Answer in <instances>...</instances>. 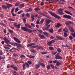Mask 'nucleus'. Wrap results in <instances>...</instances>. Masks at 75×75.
<instances>
[{
    "label": "nucleus",
    "instance_id": "nucleus-1",
    "mask_svg": "<svg viewBox=\"0 0 75 75\" xmlns=\"http://www.w3.org/2000/svg\"><path fill=\"white\" fill-rule=\"evenodd\" d=\"M31 64H32V63L31 62V61H28V63H25L23 65V68H25V67L27 68H29V67H30V65H31Z\"/></svg>",
    "mask_w": 75,
    "mask_h": 75
},
{
    "label": "nucleus",
    "instance_id": "nucleus-2",
    "mask_svg": "<svg viewBox=\"0 0 75 75\" xmlns=\"http://www.w3.org/2000/svg\"><path fill=\"white\" fill-rule=\"evenodd\" d=\"M21 29L22 30H23V31H28V32H29V33H32V32H33V31H32L31 30L27 29L25 27H21Z\"/></svg>",
    "mask_w": 75,
    "mask_h": 75
},
{
    "label": "nucleus",
    "instance_id": "nucleus-3",
    "mask_svg": "<svg viewBox=\"0 0 75 75\" xmlns=\"http://www.w3.org/2000/svg\"><path fill=\"white\" fill-rule=\"evenodd\" d=\"M48 12L49 13V14H51V16H54V17H55V18H60V17L59 16H58L57 15L52 13V12L49 11Z\"/></svg>",
    "mask_w": 75,
    "mask_h": 75
},
{
    "label": "nucleus",
    "instance_id": "nucleus-4",
    "mask_svg": "<svg viewBox=\"0 0 75 75\" xmlns=\"http://www.w3.org/2000/svg\"><path fill=\"white\" fill-rule=\"evenodd\" d=\"M3 39L4 40V41L6 44H8L10 43V40H8V39L6 38V37H4V38H3Z\"/></svg>",
    "mask_w": 75,
    "mask_h": 75
},
{
    "label": "nucleus",
    "instance_id": "nucleus-5",
    "mask_svg": "<svg viewBox=\"0 0 75 75\" xmlns=\"http://www.w3.org/2000/svg\"><path fill=\"white\" fill-rule=\"evenodd\" d=\"M63 17L64 18H67V19H69L70 20L71 18L72 17L71 16L65 14L63 16Z\"/></svg>",
    "mask_w": 75,
    "mask_h": 75
},
{
    "label": "nucleus",
    "instance_id": "nucleus-6",
    "mask_svg": "<svg viewBox=\"0 0 75 75\" xmlns=\"http://www.w3.org/2000/svg\"><path fill=\"white\" fill-rule=\"evenodd\" d=\"M55 42V41L54 40H53L47 42V44L48 46H51V45L54 42Z\"/></svg>",
    "mask_w": 75,
    "mask_h": 75
},
{
    "label": "nucleus",
    "instance_id": "nucleus-7",
    "mask_svg": "<svg viewBox=\"0 0 75 75\" xmlns=\"http://www.w3.org/2000/svg\"><path fill=\"white\" fill-rule=\"evenodd\" d=\"M50 22H51V20H46L45 21V22L46 23L45 25H48V24L50 23Z\"/></svg>",
    "mask_w": 75,
    "mask_h": 75
},
{
    "label": "nucleus",
    "instance_id": "nucleus-8",
    "mask_svg": "<svg viewBox=\"0 0 75 75\" xmlns=\"http://www.w3.org/2000/svg\"><path fill=\"white\" fill-rule=\"evenodd\" d=\"M72 23H73V22H71V21H69L67 22H66L65 23V24L66 25H69L70 24H71Z\"/></svg>",
    "mask_w": 75,
    "mask_h": 75
},
{
    "label": "nucleus",
    "instance_id": "nucleus-9",
    "mask_svg": "<svg viewBox=\"0 0 75 75\" xmlns=\"http://www.w3.org/2000/svg\"><path fill=\"white\" fill-rule=\"evenodd\" d=\"M13 39L15 40V41L16 42H18V43H21V41H20V40H18V39L17 38H16V37H14Z\"/></svg>",
    "mask_w": 75,
    "mask_h": 75
},
{
    "label": "nucleus",
    "instance_id": "nucleus-10",
    "mask_svg": "<svg viewBox=\"0 0 75 75\" xmlns=\"http://www.w3.org/2000/svg\"><path fill=\"white\" fill-rule=\"evenodd\" d=\"M25 27H26V28H31V26L28 24H25Z\"/></svg>",
    "mask_w": 75,
    "mask_h": 75
},
{
    "label": "nucleus",
    "instance_id": "nucleus-11",
    "mask_svg": "<svg viewBox=\"0 0 75 75\" xmlns=\"http://www.w3.org/2000/svg\"><path fill=\"white\" fill-rule=\"evenodd\" d=\"M38 35L40 38L41 39H44V38H45V36L44 35H41L40 34H39Z\"/></svg>",
    "mask_w": 75,
    "mask_h": 75
},
{
    "label": "nucleus",
    "instance_id": "nucleus-12",
    "mask_svg": "<svg viewBox=\"0 0 75 75\" xmlns=\"http://www.w3.org/2000/svg\"><path fill=\"white\" fill-rule=\"evenodd\" d=\"M11 67L15 70H16V71L17 70V68L14 65H11Z\"/></svg>",
    "mask_w": 75,
    "mask_h": 75
},
{
    "label": "nucleus",
    "instance_id": "nucleus-13",
    "mask_svg": "<svg viewBox=\"0 0 75 75\" xmlns=\"http://www.w3.org/2000/svg\"><path fill=\"white\" fill-rule=\"evenodd\" d=\"M55 58L56 59H62V58L61 56H60L59 55H57L55 57Z\"/></svg>",
    "mask_w": 75,
    "mask_h": 75
},
{
    "label": "nucleus",
    "instance_id": "nucleus-14",
    "mask_svg": "<svg viewBox=\"0 0 75 75\" xmlns=\"http://www.w3.org/2000/svg\"><path fill=\"white\" fill-rule=\"evenodd\" d=\"M32 10H33L32 9V8H30L28 9L25 10V11H26V12H29V11H31Z\"/></svg>",
    "mask_w": 75,
    "mask_h": 75
},
{
    "label": "nucleus",
    "instance_id": "nucleus-15",
    "mask_svg": "<svg viewBox=\"0 0 75 75\" xmlns=\"http://www.w3.org/2000/svg\"><path fill=\"white\" fill-rule=\"evenodd\" d=\"M60 26H62V25L60 24V23H57V25H55V27L56 28H58L60 27Z\"/></svg>",
    "mask_w": 75,
    "mask_h": 75
},
{
    "label": "nucleus",
    "instance_id": "nucleus-16",
    "mask_svg": "<svg viewBox=\"0 0 75 75\" xmlns=\"http://www.w3.org/2000/svg\"><path fill=\"white\" fill-rule=\"evenodd\" d=\"M2 8L3 9H5V10H7V7L6 6L3 5H2Z\"/></svg>",
    "mask_w": 75,
    "mask_h": 75
},
{
    "label": "nucleus",
    "instance_id": "nucleus-17",
    "mask_svg": "<svg viewBox=\"0 0 75 75\" xmlns=\"http://www.w3.org/2000/svg\"><path fill=\"white\" fill-rule=\"evenodd\" d=\"M40 66L39 64H36L35 66V69H38Z\"/></svg>",
    "mask_w": 75,
    "mask_h": 75
},
{
    "label": "nucleus",
    "instance_id": "nucleus-18",
    "mask_svg": "<svg viewBox=\"0 0 75 75\" xmlns=\"http://www.w3.org/2000/svg\"><path fill=\"white\" fill-rule=\"evenodd\" d=\"M56 38H58V39L60 40H64V38L62 37H60L56 36Z\"/></svg>",
    "mask_w": 75,
    "mask_h": 75
},
{
    "label": "nucleus",
    "instance_id": "nucleus-19",
    "mask_svg": "<svg viewBox=\"0 0 75 75\" xmlns=\"http://www.w3.org/2000/svg\"><path fill=\"white\" fill-rule=\"evenodd\" d=\"M27 56L28 57H29V58H34V57H34V56L29 55H27Z\"/></svg>",
    "mask_w": 75,
    "mask_h": 75
},
{
    "label": "nucleus",
    "instance_id": "nucleus-20",
    "mask_svg": "<svg viewBox=\"0 0 75 75\" xmlns=\"http://www.w3.org/2000/svg\"><path fill=\"white\" fill-rule=\"evenodd\" d=\"M7 7L8 8H9L10 7H13V5L11 4H7Z\"/></svg>",
    "mask_w": 75,
    "mask_h": 75
},
{
    "label": "nucleus",
    "instance_id": "nucleus-21",
    "mask_svg": "<svg viewBox=\"0 0 75 75\" xmlns=\"http://www.w3.org/2000/svg\"><path fill=\"white\" fill-rule=\"evenodd\" d=\"M64 12L66 13H67L68 14H70V15H72L71 13H70L69 11H64Z\"/></svg>",
    "mask_w": 75,
    "mask_h": 75
},
{
    "label": "nucleus",
    "instance_id": "nucleus-22",
    "mask_svg": "<svg viewBox=\"0 0 75 75\" xmlns=\"http://www.w3.org/2000/svg\"><path fill=\"white\" fill-rule=\"evenodd\" d=\"M31 18L32 19V21H33L34 20V15H32Z\"/></svg>",
    "mask_w": 75,
    "mask_h": 75
},
{
    "label": "nucleus",
    "instance_id": "nucleus-23",
    "mask_svg": "<svg viewBox=\"0 0 75 75\" xmlns=\"http://www.w3.org/2000/svg\"><path fill=\"white\" fill-rule=\"evenodd\" d=\"M19 7L20 8H22L23 7H24V4H21L19 5Z\"/></svg>",
    "mask_w": 75,
    "mask_h": 75
},
{
    "label": "nucleus",
    "instance_id": "nucleus-24",
    "mask_svg": "<svg viewBox=\"0 0 75 75\" xmlns=\"http://www.w3.org/2000/svg\"><path fill=\"white\" fill-rule=\"evenodd\" d=\"M40 14L42 15V16H44L45 17H47V18H49V17L48 16L42 13H41Z\"/></svg>",
    "mask_w": 75,
    "mask_h": 75
},
{
    "label": "nucleus",
    "instance_id": "nucleus-25",
    "mask_svg": "<svg viewBox=\"0 0 75 75\" xmlns=\"http://www.w3.org/2000/svg\"><path fill=\"white\" fill-rule=\"evenodd\" d=\"M8 31L9 32L10 34H12V33H13V31L11 30L10 29H8Z\"/></svg>",
    "mask_w": 75,
    "mask_h": 75
},
{
    "label": "nucleus",
    "instance_id": "nucleus-26",
    "mask_svg": "<svg viewBox=\"0 0 75 75\" xmlns=\"http://www.w3.org/2000/svg\"><path fill=\"white\" fill-rule=\"evenodd\" d=\"M34 10L35 11H37L40 10V9L38 7H37L35 8Z\"/></svg>",
    "mask_w": 75,
    "mask_h": 75
},
{
    "label": "nucleus",
    "instance_id": "nucleus-27",
    "mask_svg": "<svg viewBox=\"0 0 75 75\" xmlns=\"http://www.w3.org/2000/svg\"><path fill=\"white\" fill-rule=\"evenodd\" d=\"M49 48L51 51H54V49L52 47H49Z\"/></svg>",
    "mask_w": 75,
    "mask_h": 75
},
{
    "label": "nucleus",
    "instance_id": "nucleus-28",
    "mask_svg": "<svg viewBox=\"0 0 75 75\" xmlns=\"http://www.w3.org/2000/svg\"><path fill=\"white\" fill-rule=\"evenodd\" d=\"M38 45L32 46L30 47V48H37V47H38Z\"/></svg>",
    "mask_w": 75,
    "mask_h": 75
},
{
    "label": "nucleus",
    "instance_id": "nucleus-29",
    "mask_svg": "<svg viewBox=\"0 0 75 75\" xmlns=\"http://www.w3.org/2000/svg\"><path fill=\"white\" fill-rule=\"evenodd\" d=\"M57 11H59L60 12H63V9L60 8L58 9Z\"/></svg>",
    "mask_w": 75,
    "mask_h": 75
},
{
    "label": "nucleus",
    "instance_id": "nucleus-30",
    "mask_svg": "<svg viewBox=\"0 0 75 75\" xmlns=\"http://www.w3.org/2000/svg\"><path fill=\"white\" fill-rule=\"evenodd\" d=\"M30 50L31 52H33V53H35L36 52V51L34 50V49H31Z\"/></svg>",
    "mask_w": 75,
    "mask_h": 75
},
{
    "label": "nucleus",
    "instance_id": "nucleus-31",
    "mask_svg": "<svg viewBox=\"0 0 75 75\" xmlns=\"http://www.w3.org/2000/svg\"><path fill=\"white\" fill-rule=\"evenodd\" d=\"M40 65H41V66L43 67L44 68H45V65L43 63H41L40 64Z\"/></svg>",
    "mask_w": 75,
    "mask_h": 75
},
{
    "label": "nucleus",
    "instance_id": "nucleus-32",
    "mask_svg": "<svg viewBox=\"0 0 75 75\" xmlns=\"http://www.w3.org/2000/svg\"><path fill=\"white\" fill-rule=\"evenodd\" d=\"M21 25H20V24H18V25H16V28H18L19 29V28H20V26Z\"/></svg>",
    "mask_w": 75,
    "mask_h": 75
},
{
    "label": "nucleus",
    "instance_id": "nucleus-33",
    "mask_svg": "<svg viewBox=\"0 0 75 75\" xmlns=\"http://www.w3.org/2000/svg\"><path fill=\"white\" fill-rule=\"evenodd\" d=\"M43 34L44 35H46V36H48V35H49V34L47 32H44L43 33Z\"/></svg>",
    "mask_w": 75,
    "mask_h": 75
},
{
    "label": "nucleus",
    "instance_id": "nucleus-34",
    "mask_svg": "<svg viewBox=\"0 0 75 75\" xmlns=\"http://www.w3.org/2000/svg\"><path fill=\"white\" fill-rule=\"evenodd\" d=\"M44 19H42L40 22V24H43V22H44Z\"/></svg>",
    "mask_w": 75,
    "mask_h": 75
},
{
    "label": "nucleus",
    "instance_id": "nucleus-35",
    "mask_svg": "<svg viewBox=\"0 0 75 75\" xmlns=\"http://www.w3.org/2000/svg\"><path fill=\"white\" fill-rule=\"evenodd\" d=\"M64 31H65L66 33H68V29L66 28L65 29H63Z\"/></svg>",
    "mask_w": 75,
    "mask_h": 75
},
{
    "label": "nucleus",
    "instance_id": "nucleus-36",
    "mask_svg": "<svg viewBox=\"0 0 75 75\" xmlns=\"http://www.w3.org/2000/svg\"><path fill=\"white\" fill-rule=\"evenodd\" d=\"M49 31L51 33H53V29L52 28L51 29H49Z\"/></svg>",
    "mask_w": 75,
    "mask_h": 75
},
{
    "label": "nucleus",
    "instance_id": "nucleus-37",
    "mask_svg": "<svg viewBox=\"0 0 75 75\" xmlns=\"http://www.w3.org/2000/svg\"><path fill=\"white\" fill-rule=\"evenodd\" d=\"M69 28L70 31L72 29H74V28L71 27V26L70 25H69Z\"/></svg>",
    "mask_w": 75,
    "mask_h": 75
},
{
    "label": "nucleus",
    "instance_id": "nucleus-38",
    "mask_svg": "<svg viewBox=\"0 0 75 75\" xmlns=\"http://www.w3.org/2000/svg\"><path fill=\"white\" fill-rule=\"evenodd\" d=\"M61 65V64L59 62L57 61V63H56V65L57 66H59V65Z\"/></svg>",
    "mask_w": 75,
    "mask_h": 75
},
{
    "label": "nucleus",
    "instance_id": "nucleus-39",
    "mask_svg": "<svg viewBox=\"0 0 75 75\" xmlns=\"http://www.w3.org/2000/svg\"><path fill=\"white\" fill-rule=\"evenodd\" d=\"M13 45H14V46H17V45H18L17 43L13 42Z\"/></svg>",
    "mask_w": 75,
    "mask_h": 75
},
{
    "label": "nucleus",
    "instance_id": "nucleus-40",
    "mask_svg": "<svg viewBox=\"0 0 75 75\" xmlns=\"http://www.w3.org/2000/svg\"><path fill=\"white\" fill-rule=\"evenodd\" d=\"M50 64H48L47 65L46 68L47 69H50Z\"/></svg>",
    "mask_w": 75,
    "mask_h": 75
},
{
    "label": "nucleus",
    "instance_id": "nucleus-41",
    "mask_svg": "<svg viewBox=\"0 0 75 75\" xmlns=\"http://www.w3.org/2000/svg\"><path fill=\"white\" fill-rule=\"evenodd\" d=\"M57 51H58V52L60 53L61 52V49L59 48L57 49Z\"/></svg>",
    "mask_w": 75,
    "mask_h": 75
},
{
    "label": "nucleus",
    "instance_id": "nucleus-42",
    "mask_svg": "<svg viewBox=\"0 0 75 75\" xmlns=\"http://www.w3.org/2000/svg\"><path fill=\"white\" fill-rule=\"evenodd\" d=\"M25 17H29L30 16V14H29L27 13L25 15Z\"/></svg>",
    "mask_w": 75,
    "mask_h": 75
},
{
    "label": "nucleus",
    "instance_id": "nucleus-43",
    "mask_svg": "<svg viewBox=\"0 0 75 75\" xmlns=\"http://www.w3.org/2000/svg\"><path fill=\"white\" fill-rule=\"evenodd\" d=\"M25 56L24 55H23L22 54L21 55V56H20L21 58H25Z\"/></svg>",
    "mask_w": 75,
    "mask_h": 75
},
{
    "label": "nucleus",
    "instance_id": "nucleus-44",
    "mask_svg": "<svg viewBox=\"0 0 75 75\" xmlns=\"http://www.w3.org/2000/svg\"><path fill=\"white\" fill-rule=\"evenodd\" d=\"M58 13H59V14L60 15H63V14H64V13L63 12H61L60 11H58Z\"/></svg>",
    "mask_w": 75,
    "mask_h": 75
},
{
    "label": "nucleus",
    "instance_id": "nucleus-45",
    "mask_svg": "<svg viewBox=\"0 0 75 75\" xmlns=\"http://www.w3.org/2000/svg\"><path fill=\"white\" fill-rule=\"evenodd\" d=\"M71 34L73 37H75V32H74V33H71Z\"/></svg>",
    "mask_w": 75,
    "mask_h": 75
},
{
    "label": "nucleus",
    "instance_id": "nucleus-46",
    "mask_svg": "<svg viewBox=\"0 0 75 75\" xmlns=\"http://www.w3.org/2000/svg\"><path fill=\"white\" fill-rule=\"evenodd\" d=\"M37 48L38 50H39V49H41V48H42V47L41 46H39L38 45V46L37 47Z\"/></svg>",
    "mask_w": 75,
    "mask_h": 75
},
{
    "label": "nucleus",
    "instance_id": "nucleus-47",
    "mask_svg": "<svg viewBox=\"0 0 75 75\" xmlns=\"http://www.w3.org/2000/svg\"><path fill=\"white\" fill-rule=\"evenodd\" d=\"M8 20H9V21H15V20H14L11 18H8Z\"/></svg>",
    "mask_w": 75,
    "mask_h": 75
},
{
    "label": "nucleus",
    "instance_id": "nucleus-48",
    "mask_svg": "<svg viewBox=\"0 0 75 75\" xmlns=\"http://www.w3.org/2000/svg\"><path fill=\"white\" fill-rule=\"evenodd\" d=\"M11 13L13 16H17V14H14L13 12H12Z\"/></svg>",
    "mask_w": 75,
    "mask_h": 75
},
{
    "label": "nucleus",
    "instance_id": "nucleus-49",
    "mask_svg": "<svg viewBox=\"0 0 75 75\" xmlns=\"http://www.w3.org/2000/svg\"><path fill=\"white\" fill-rule=\"evenodd\" d=\"M64 36L66 37H67L68 36V35H67V34L66 33H64Z\"/></svg>",
    "mask_w": 75,
    "mask_h": 75
},
{
    "label": "nucleus",
    "instance_id": "nucleus-50",
    "mask_svg": "<svg viewBox=\"0 0 75 75\" xmlns=\"http://www.w3.org/2000/svg\"><path fill=\"white\" fill-rule=\"evenodd\" d=\"M58 62V61L57 60H55L54 61H53V64H56Z\"/></svg>",
    "mask_w": 75,
    "mask_h": 75
},
{
    "label": "nucleus",
    "instance_id": "nucleus-51",
    "mask_svg": "<svg viewBox=\"0 0 75 75\" xmlns=\"http://www.w3.org/2000/svg\"><path fill=\"white\" fill-rule=\"evenodd\" d=\"M69 38L71 40H72L73 39V38L72 37V36H70L69 37Z\"/></svg>",
    "mask_w": 75,
    "mask_h": 75
},
{
    "label": "nucleus",
    "instance_id": "nucleus-52",
    "mask_svg": "<svg viewBox=\"0 0 75 75\" xmlns=\"http://www.w3.org/2000/svg\"><path fill=\"white\" fill-rule=\"evenodd\" d=\"M22 12H23V11H21L18 12L17 14H20Z\"/></svg>",
    "mask_w": 75,
    "mask_h": 75
},
{
    "label": "nucleus",
    "instance_id": "nucleus-53",
    "mask_svg": "<svg viewBox=\"0 0 75 75\" xmlns=\"http://www.w3.org/2000/svg\"><path fill=\"white\" fill-rule=\"evenodd\" d=\"M46 26L47 28H50L51 27V25H46Z\"/></svg>",
    "mask_w": 75,
    "mask_h": 75
},
{
    "label": "nucleus",
    "instance_id": "nucleus-54",
    "mask_svg": "<svg viewBox=\"0 0 75 75\" xmlns=\"http://www.w3.org/2000/svg\"><path fill=\"white\" fill-rule=\"evenodd\" d=\"M54 38H55V37H54V36H50V38L51 39H54Z\"/></svg>",
    "mask_w": 75,
    "mask_h": 75
},
{
    "label": "nucleus",
    "instance_id": "nucleus-55",
    "mask_svg": "<svg viewBox=\"0 0 75 75\" xmlns=\"http://www.w3.org/2000/svg\"><path fill=\"white\" fill-rule=\"evenodd\" d=\"M50 66L52 67V69H54V66L52 64H50Z\"/></svg>",
    "mask_w": 75,
    "mask_h": 75
},
{
    "label": "nucleus",
    "instance_id": "nucleus-56",
    "mask_svg": "<svg viewBox=\"0 0 75 75\" xmlns=\"http://www.w3.org/2000/svg\"><path fill=\"white\" fill-rule=\"evenodd\" d=\"M18 8H16L15 9V12H17L18 11Z\"/></svg>",
    "mask_w": 75,
    "mask_h": 75
},
{
    "label": "nucleus",
    "instance_id": "nucleus-57",
    "mask_svg": "<svg viewBox=\"0 0 75 75\" xmlns=\"http://www.w3.org/2000/svg\"><path fill=\"white\" fill-rule=\"evenodd\" d=\"M15 8H13L11 11V13H13V11H14V9H15Z\"/></svg>",
    "mask_w": 75,
    "mask_h": 75
},
{
    "label": "nucleus",
    "instance_id": "nucleus-58",
    "mask_svg": "<svg viewBox=\"0 0 75 75\" xmlns=\"http://www.w3.org/2000/svg\"><path fill=\"white\" fill-rule=\"evenodd\" d=\"M32 46V45H31V44H30L29 45H27V47H31Z\"/></svg>",
    "mask_w": 75,
    "mask_h": 75
},
{
    "label": "nucleus",
    "instance_id": "nucleus-59",
    "mask_svg": "<svg viewBox=\"0 0 75 75\" xmlns=\"http://www.w3.org/2000/svg\"><path fill=\"white\" fill-rule=\"evenodd\" d=\"M10 67H11V65L8 64L7 65V68H10Z\"/></svg>",
    "mask_w": 75,
    "mask_h": 75
},
{
    "label": "nucleus",
    "instance_id": "nucleus-60",
    "mask_svg": "<svg viewBox=\"0 0 75 75\" xmlns=\"http://www.w3.org/2000/svg\"><path fill=\"white\" fill-rule=\"evenodd\" d=\"M68 8H69L70 9H71V10H74V8H72V7H71V6H69Z\"/></svg>",
    "mask_w": 75,
    "mask_h": 75
},
{
    "label": "nucleus",
    "instance_id": "nucleus-61",
    "mask_svg": "<svg viewBox=\"0 0 75 75\" xmlns=\"http://www.w3.org/2000/svg\"><path fill=\"white\" fill-rule=\"evenodd\" d=\"M31 25L33 27H35V25H34V24L31 23Z\"/></svg>",
    "mask_w": 75,
    "mask_h": 75
},
{
    "label": "nucleus",
    "instance_id": "nucleus-62",
    "mask_svg": "<svg viewBox=\"0 0 75 75\" xmlns=\"http://www.w3.org/2000/svg\"><path fill=\"white\" fill-rule=\"evenodd\" d=\"M42 54H47V52H42Z\"/></svg>",
    "mask_w": 75,
    "mask_h": 75
},
{
    "label": "nucleus",
    "instance_id": "nucleus-63",
    "mask_svg": "<svg viewBox=\"0 0 75 75\" xmlns=\"http://www.w3.org/2000/svg\"><path fill=\"white\" fill-rule=\"evenodd\" d=\"M70 31H71V32H75V30H74L73 29H72Z\"/></svg>",
    "mask_w": 75,
    "mask_h": 75
},
{
    "label": "nucleus",
    "instance_id": "nucleus-64",
    "mask_svg": "<svg viewBox=\"0 0 75 75\" xmlns=\"http://www.w3.org/2000/svg\"><path fill=\"white\" fill-rule=\"evenodd\" d=\"M23 22H24V23H25V22L26 21V20L25 19V18H23Z\"/></svg>",
    "mask_w": 75,
    "mask_h": 75
}]
</instances>
